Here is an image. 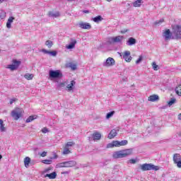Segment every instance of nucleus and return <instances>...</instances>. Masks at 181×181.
Returning <instances> with one entry per match:
<instances>
[{
	"label": "nucleus",
	"instance_id": "1",
	"mask_svg": "<svg viewBox=\"0 0 181 181\" xmlns=\"http://www.w3.org/2000/svg\"><path fill=\"white\" fill-rule=\"evenodd\" d=\"M132 154V148H128L126 150L115 151L113 153L114 159H119L121 158H127V156H129V155Z\"/></svg>",
	"mask_w": 181,
	"mask_h": 181
},
{
	"label": "nucleus",
	"instance_id": "2",
	"mask_svg": "<svg viewBox=\"0 0 181 181\" xmlns=\"http://www.w3.org/2000/svg\"><path fill=\"white\" fill-rule=\"evenodd\" d=\"M49 77L50 80H60L63 78V73L60 70H49Z\"/></svg>",
	"mask_w": 181,
	"mask_h": 181
},
{
	"label": "nucleus",
	"instance_id": "3",
	"mask_svg": "<svg viewBox=\"0 0 181 181\" xmlns=\"http://www.w3.org/2000/svg\"><path fill=\"white\" fill-rule=\"evenodd\" d=\"M141 170L146 172L148 170H159V166L155 165L152 163H144L139 166Z\"/></svg>",
	"mask_w": 181,
	"mask_h": 181
},
{
	"label": "nucleus",
	"instance_id": "4",
	"mask_svg": "<svg viewBox=\"0 0 181 181\" xmlns=\"http://www.w3.org/2000/svg\"><path fill=\"white\" fill-rule=\"evenodd\" d=\"M173 35L174 40H179L181 39V25H177L173 27Z\"/></svg>",
	"mask_w": 181,
	"mask_h": 181
},
{
	"label": "nucleus",
	"instance_id": "5",
	"mask_svg": "<svg viewBox=\"0 0 181 181\" xmlns=\"http://www.w3.org/2000/svg\"><path fill=\"white\" fill-rule=\"evenodd\" d=\"M125 145H128V140H122L119 141H113L112 143L107 144V148H114V146H125Z\"/></svg>",
	"mask_w": 181,
	"mask_h": 181
},
{
	"label": "nucleus",
	"instance_id": "6",
	"mask_svg": "<svg viewBox=\"0 0 181 181\" xmlns=\"http://www.w3.org/2000/svg\"><path fill=\"white\" fill-rule=\"evenodd\" d=\"M11 117L16 120L18 121V119L22 117V110L19 107H16L15 110L11 111Z\"/></svg>",
	"mask_w": 181,
	"mask_h": 181
},
{
	"label": "nucleus",
	"instance_id": "7",
	"mask_svg": "<svg viewBox=\"0 0 181 181\" xmlns=\"http://www.w3.org/2000/svg\"><path fill=\"white\" fill-rule=\"evenodd\" d=\"M163 37H164L165 41L175 40L173 36V32H170V29H166L164 33H163Z\"/></svg>",
	"mask_w": 181,
	"mask_h": 181
},
{
	"label": "nucleus",
	"instance_id": "8",
	"mask_svg": "<svg viewBox=\"0 0 181 181\" xmlns=\"http://www.w3.org/2000/svg\"><path fill=\"white\" fill-rule=\"evenodd\" d=\"M122 39H124V37L122 36L112 37L109 38L107 43L110 45H112V43H121Z\"/></svg>",
	"mask_w": 181,
	"mask_h": 181
},
{
	"label": "nucleus",
	"instance_id": "9",
	"mask_svg": "<svg viewBox=\"0 0 181 181\" xmlns=\"http://www.w3.org/2000/svg\"><path fill=\"white\" fill-rule=\"evenodd\" d=\"M13 64H10L8 66V69H10V70H11L12 71H13V70H16V69H18V67L21 66V61L13 59Z\"/></svg>",
	"mask_w": 181,
	"mask_h": 181
},
{
	"label": "nucleus",
	"instance_id": "10",
	"mask_svg": "<svg viewBox=\"0 0 181 181\" xmlns=\"http://www.w3.org/2000/svg\"><path fill=\"white\" fill-rule=\"evenodd\" d=\"M123 59L127 62V63H130L131 60H132V57H131V52L129 51H125L123 53Z\"/></svg>",
	"mask_w": 181,
	"mask_h": 181
},
{
	"label": "nucleus",
	"instance_id": "11",
	"mask_svg": "<svg viewBox=\"0 0 181 181\" xmlns=\"http://www.w3.org/2000/svg\"><path fill=\"white\" fill-rule=\"evenodd\" d=\"M115 64V60L112 57H109L106 59V62L103 64V66L106 67H110V66H114Z\"/></svg>",
	"mask_w": 181,
	"mask_h": 181
},
{
	"label": "nucleus",
	"instance_id": "12",
	"mask_svg": "<svg viewBox=\"0 0 181 181\" xmlns=\"http://www.w3.org/2000/svg\"><path fill=\"white\" fill-rule=\"evenodd\" d=\"M78 26L81 29H87L88 30L91 29V25L88 23L81 22L79 23Z\"/></svg>",
	"mask_w": 181,
	"mask_h": 181
},
{
	"label": "nucleus",
	"instance_id": "13",
	"mask_svg": "<svg viewBox=\"0 0 181 181\" xmlns=\"http://www.w3.org/2000/svg\"><path fill=\"white\" fill-rule=\"evenodd\" d=\"M56 83H58V84H57V90H58L59 91L63 90V88H64V87L67 86V82L66 81L59 83V81H56Z\"/></svg>",
	"mask_w": 181,
	"mask_h": 181
},
{
	"label": "nucleus",
	"instance_id": "14",
	"mask_svg": "<svg viewBox=\"0 0 181 181\" xmlns=\"http://www.w3.org/2000/svg\"><path fill=\"white\" fill-rule=\"evenodd\" d=\"M134 45H136V39L130 37L127 41V46H134Z\"/></svg>",
	"mask_w": 181,
	"mask_h": 181
},
{
	"label": "nucleus",
	"instance_id": "15",
	"mask_svg": "<svg viewBox=\"0 0 181 181\" xmlns=\"http://www.w3.org/2000/svg\"><path fill=\"white\" fill-rule=\"evenodd\" d=\"M71 42L66 46V49L69 50L71 49H74L76 47V44L77 43V41L76 40L71 39Z\"/></svg>",
	"mask_w": 181,
	"mask_h": 181
},
{
	"label": "nucleus",
	"instance_id": "16",
	"mask_svg": "<svg viewBox=\"0 0 181 181\" xmlns=\"http://www.w3.org/2000/svg\"><path fill=\"white\" fill-rule=\"evenodd\" d=\"M117 134L118 133H117V130L115 129H113L109 133L107 138H109V139H112L115 138V136H117Z\"/></svg>",
	"mask_w": 181,
	"mask_h": 181
},
{
	"label": "nucleus",
	"instance_id": "17",
	"mask_svg": "<svg viewBox=\"0 0 181 181\" xmlns=\"http://www.w3.org/2000/svg\"><path fill=\"white\" fill-rule=\"evenodd\" d=\"M74 86H76V81H71L70 84L66 86L67 91H73V90H74Z\"/></svg>",
	"mask_w": 181,
	"mask_h": 181
},
{
	"label": "nucleus",
	"instance_id": "18",
	"mask_svg": "<svg viewBox=\"0 0 181 181\" xmlns=\"http://www.w3.org/2000/svg\"><path fill=\"white\" fill-rule=\"evenodd\" d=\"M77 165V162L74 160L65 161L66 168H73V166H76Z\"/></svg>",
	"mask_w": 181,
	"mask_h": 181
},
{
	"label": "nucleus",
	"instance_id": "19",
	"mask_svg": "<svg viewBox=\"0 0 181 181\" xmlns=\"http://www.w3.org/2000/svg\"><path fill=\"white\" fill-rule=\"evenodd\" d=\"M92 138L93 141H100L101 139V134L96 132L93 134Z\"/></svg>",
	"mask_w": 181,
	"mask_h": 181
},
{
	"label": "nucleus",
	"instance_id": "20",
	"mask_svg": "<svg viewBox=\"0 0 181 181\" xmlns=\"http://www.w3.org/2000/svg\"><path fill=\"white\" fill-rule=\"evenodd\" d=\"M13 21H15V18L13 16H11L8 18L7 23H6V28H8V29H11V24L13 22Z\"/></svg>",
	"mask_w": 181,
	"mask_h": 181
},
{
	"label": "nucleus",
	"instance_id": "21",
	"mask_svg": "<svg viewBox=\"0 0 181 181\" xmlns=\"http://www.w3.org/2000/svg\"><path fill=\"white\" fill-rule=\"evenodd\" d=\"M148 101H151L152 103H155V101H159V95H152L148 97Z\"/></svg>",
	"mask_w": 181,
	"mask_h": 181
},
{
	"label": "nucleus",
	"instance_id": "22",
	"mask_svg": "<svg viewBox=\"0 0 181 181\" xmlns=\"http://www.w3.org/2000/svg\"><path fill=\"white\" fill-rule=\"evenodd\" d=\"M180 160H181L180 154H179V153L174 154V156H173L174 163H177L178 162H180Z\"/></svg>",
	"mask_w": 181,
	"mask_h": 181
},
{
	"label": "nucleus",
	"instance_id": "23",
	"mask_svg": "<svg viewBox=\"0 0 181 181\" xmlns=\"http://www.w3.org/2000/svg\"><path fill=\"white\" fill-rule=\"evenodd\" d=\"M57 176V173H56V172H53L50 174H46L45 177H49V179H56Z\"/></svg>",
	"mask_w": 181,
	"mask_h": 181
},
{
	"label": "nucleus",
	"instance_id": "24",
	"mask_svg": "<svg viewBox=\"0 0 181 181\" xmlns=\"http://www.w3.org/2000/svg\"><path fill=\"white\" fill-rule=\"evenodd\" d=\"M142 5V0H137L133 2V6L134 8H139Z\"/></svg>",
	"mask_w": 181,
	"mask_h": 181
},
{
	"label": "nucleus",
	"instance_id": "25",
	"mask_svg": "<svg viewBox=\"0 0 181 181\" xmlns=\"http://www.w3.org/2000/svg\"><path fill=\"white\" fill-rule=\"evenodd\" d=\"M37 118V115H31L26 119L25 122L27 123L32 122V121H34V119H36Z\"/></svg>",
	"mask_w": 181,
	"mask_h": 181
},
{
	"label": "nucleus",
	"instance_id": "26",
	"mask_svg": "<svg viewBox=\"0 0 181 181\" xmlns=\"http://www.w3.org/2000/svg\"><path fill=\"white\" fill-rule=\"evenodd\" d=\"M30 163V158L25 157L24 158V165H25V168H28L29 166Z\"/></svg>",
	"mask_w": 181,
	"mask_h": 181
},
{
	"label": "nucleus",
	"instance_id": "27",
	"mask_svg": "<svg viewBox=\"0 0 181 181\" xmlns=\"http://www.w3.org/2000/svg\"><path fill=\"white\" fill-rule=\"evenodd\" d=\"M103 17L101 16H98L93 18V22H95L96 23H98V22H101L103 21Z\"/></svg>",
	"mask_w": 181,
	"mask_h": 181
},
{
	"label": "nucleus",
	"instance_id": "28",
	"mask_svg": "<svg viewBox=\"0 0 181 181\" xmlns=\"http://www.w3.org/2000/svg\"><path fill=\"white\" fill-rule=\"evenodd\" d=\"M49 16H51L52 18H57V17L60 16V13H59V12L53 13L52 11H49Z\"/></svg>",
	"mask_w": 181,
	"mask_h": 181
},
{
	"label": "nucleus",
	"instance_id": "29",
	"mask_svg": "<svg viewBox=\"0 0 181 181\" xmlns=\"http://www.w3.org/2000/svg\"><path fill=\"white\" fill-rule=\"evenodd\" d=\"M175 93L177 95L181 97V85H179L177 87L175 88Z\"/></svg>",
	"mask_w": 181,
	"mask_h": 181
},
{
	"label": "nucleus",
	"instance_id": "30",
	"mask_svg": "<svg viewBox=\"0 0 181 181\" xmlns=\"http://www.w3.org/2000/svg\"><path fill=\"white\" fill-rule=\"evenodd\" d=\"M115 114V111H111L106 115V119H110Z\"/></svg>",
	"mask_w": 181,
	"mask_h": 181
},
{
	"label": "nucleus",
	"instance_id": "31",
	"mask_svg": "<svg viewBox=\"0 0 181 181\" xmlns=\"http://www.w3.org/2000/svg\"><path fill=\"white\" fill-rule=\"evenodd\" d=\"M25 78H26L27 80H32V78H33V74H26L24 76Z\"/></svg>",
	"mask_w": 181,
	"mask_h": 181
},
{
	"label": "nucleus",
	"instance_id": "32",
	"mask_svg": "<svg viewBox=\"0 0 181 181\" xmlns=\"http://www.w3.org/2000/svg\"><path fill=\"white\" fill-rule=\"evenodd\" d=\"M6 17V13L4 11H0V18L1 19H5V18Z\"/></svg>",
	"mask_w": 181,
	"mask_h": 181
},
{
	"label": "nucleus",
	"instance_id": "33",
	"mask_svg": "<svg viewBox=\"0 0 181 181\" xmlns=\"http://www.w3.org/2000/svg\"><path fill=\"white\" fill-rule=\"evenodd\" d=\"M45 45H46V46H47V47L50 48V47H52V46H53V42L50 41V40H47L45 42Z\"/></svg>",
	"mask_w": 181,
	"mask_h": 181
},
{
	"label": "nucleus",
	"instance_id": "34",
	"mask_svg": "<svg viewBox=\"0 0 181 181\" xmlns=\"http://www.w3.org/2000/svg\"><path fill=\"white\" fill-rule=\"evenodd\" d=\"M152 67H153V70H155V71H157V70H159V66H158L156 64V62H153Z\"/></svg>",
	"mask_w": 181,
	"mask_h": 181
},
{
	"label": "nucleus",
	"instance_id": "35",
	"mask_svg": "<svg viewBox=\"0 0 181 181\" xmlns=\"http://www.w3.org/2000/svg\"><path fill=\"white\" fill-rule=\"evenodd\" d=\"M0 131L1 132H6V127H5V124H0Z\"/></svg>",
	"mask_w": 181,
	"mask_h": 181
},
{
	"label": "nucleus",
	"instance_id": "36",
	"mask_svg": "<svg viewBox=\"0 0 181 181\" xmlns=\"http://www.w3.org/2000/svg\"><path fill=\"white\" fill-rule=\"evenodd\" d=\"M70 153V150L69 149V147H66L64 149L63 154L64 155H69Z\"/></svg>",
	"mask_w": 181,
	"mask_h": 181
},
{
	"label": "nucleus",
	"instance_id": "37",
	"mask_svg": "<svg viewBox=\"0 0 181 181\" xmlns=\"http://www.w3.org/2000/svg\"><path fill=\"white\" fill-rule=\"evenodd\" d=\"M176 103V99L175 98H171L170 100L168 102V105L169 107H171L173 104H175Z\"/></svg>",
	"mask_w": 181,
	"mask_h": 181
},
{
	"label": "nucleus",
	"instance_id": "38",
	"mask_svg": "<svg viewBox=\"0 0 181 181\" xmlns=\"http://www.w3.org/2000/svg\"><path fill=\"white\" fill-rule=\"evenodd\" d=\"M74 145H76V143H74V141H69L66 143L65 147L69 148V146H73Z\"/></svg>",
	"mask_w": 181,
	"mask_h": 181
},
{
	"label": "nucleus",
	"instance_id": "39",
	"mask_svg": "<svg viewBox=\"0 0 181 181\" xmlns=\"http://www.w3.org/2000/svg\"><path fill=\"white\" fill-rule=\"evenodd\" d=\"M42 162L45 165H50L53 161L52 160H43Z\"/></svg>",
	"mask_w": 181,
	"mask_h": 181
},
{
	"label": "nucleus",
	"instance_id": "40",
	"mask_svg": "<svg viewBox=\"0 0 181 181\" xmlns=\"http://www.w3.org/2000/svg\"><path fill=\"white\" fill-rule=\"evenodd\" d=\"M163 22H165V20L161 18L160 20L156 21L154 25H160V23H163Z\"/></svg>",
	"mask_w": 181,
	"mask_h": 181
},
{
	"label": "nucleus",
	"instance_id": "41",
	"mask_svg": "<svg viewBox=\"0 0 181 181\" xmlns=\"http://www.w3.org/2000/svg\"><path fill=\"white\" fill-rule=\"evenodd\" d=\"M66 162L61 163L57 165V168H66Z\"/></svg>",
	"mask_w": 181,
	"mask_h": 181
},
{
	"label": "nucleus",
	"instance_id": "42",
	"mask_svg": "<svg viewBox=\"0 0 181 181\" xmlns=\"http://www.w3.org/2000/svg\"><path fill=\"white\" fill-rule=\"evenodd\" d=\"M50 56L56 57L57 56V51H49Z\"/></svg>",
	"mask_w": 181,
	"mask_h": 181
},
{
	"label": "nucleus",
	"instance_id": "43",
	"mask_svg": "<svg viewBox=\"0 0 181 181\" xmlns=\"http://www.w3.org/2000/svg\"><path fill=\"white\" fill-rule=\"evenodd\" d=\"M144 57L142 56H140L139 57V59L136 61V64H139V63H141V62H142Z\"/></svg>",
	"mask_w": 181,
	"mask_h": 181
},
{
	"label": "nucleus",
	"instance_id": "44",
	"mask_svg": "<svg viewBox=\"0 0 181 181\" xmlns=\"http://www.w3.org/2000/svg\"><path fill=\"white\" fill-rule=\"evenodd\" d=\"M69 67L71 69V70H76L77 69V65L74 64H71V65L69 66Z\"/></svg>",
	"mask_w": 181,
	"mask_h": 181
},
{
	"label": "nucleus",
	"instance_id": "45",
	"mask_svg": "<svg viewBox=\"0 0 181 181\" xmlns=\"http://www.w3.org/2000/svg\"><path fill=\"white\" fill-rule=\"evenodd\" d=\"M42 53H44L45 54H49V52H50V51H48L47 49H42Z\"/></svg>",
	"mask_w": 181,
	"mask_h": 181
},
{
	"label": "nucleus",
	"instance_id": "46",
	"mask_svg": "<svg viewBox=\"0 0 181 181\" xmlns=\"http://www.w3.org/2000/svg\"><path fill=\"white\" fill-rule=\"evenodd\" d=\"M53 155L54 156L50 158L51 160L57 159V158H59V156H57V154H56V153H53Z\"/></svg>",
	"mask_w": 181,
	"mask_h": 181
},
{
	"label": "nucleus",
	"instance_id": "47",
	"mask_svg": "<svg viewBox=\"0 0 181 181\" xmlns=\"http://www.w3.org/2000/svg\"><path fill=\"white\" fill-rule=\"evenodd\" d=\"M42 132L43 134H46L47 132H49V129H47V128L46 127H44L42 129Z\"/></svg>",
	"mask_w": 181,
	"mask_h": 181
},
{
	"label": "nucleus",
	"instance_id": "48",
	"mask_svg": "<svg viewBox=\"0 0 181 181\" xmlns=\"http://www.w3.org/2000/svg\"><path fill=\"white\" fill-rule=\"evenodd\" d=\"M121 33H127V32H129V29H123L121 31Z\"/></svg>",
	"mask_w": 181,
	"mask_h": 181
},
{
	"label": "nucleus",
	"instance_id": "49",
	"mask_svg": "<svg viewBox=\"0 0 181 181\" xmlns=\"http://www.w3.org/2000/svg\"><path fill=\"white\" fill-rule=\"evenodd\" d=\"M16 98H12L10 100V104L12 105L13 104V103H15V101H16Z\"/></svg>",
	"mask_w": 181,
	"mask_h": 181
},
{
	"label": "nucleus",
	"instance_id": "50",
	"mask_svg": "<svg viewBox=\"0 0 181 181\" xmlns=\"http://www.w3.org/2000/svg\"><path fill=\"white\" fill-rule=\"evenodd\" d=\"M40 155L42 158H45V156H46V155H47V152L43 151Z\"/></svg>",
	"mask_w": 181,
	"mask_h": 181
},
{
	"label": "nucleus",
	"instance_id": "51",
	"mask_svg": "<svg viewBox=\"0 0 181 181\" xmlns=\"http://www.w3.org/2000/svg\"><path fill=\"white\" fill-rule=\"evenodd\" d=\"M175 165H177V166L180 168H181V160L178 161L177 163H175Z\"/></svg>",
	"mask_w": 181,
	"mask_h": 181
},
{
	"label": "nucleus",
	"instance_id": "52",
	"mask_svg": "<svg viewBox=\"0 0 181 181\" xmlns=\"http://www.w3.org/2000/svg\"><path fill=\"white\" fill-rule=\"evenodd\" d=\"M130 163H136V160H135V159H131L130 160Z\"/></svg>",
	"mask_w": 181,
	"mask_h": 181
},
{
	"label": "nucleus",
	"instance_id": "53",
	"mask_svg": "<svg viewBox=\"0 0 181 181\" xmlns=\"http://www.w3.org/2000/svg\"><path fill=\"white\" fill-rule=\"evenodd\" d=\"M49 170H50V168H46V169L43 171V173H47V172H49Z\"/></svg>",
	"mask_w": 181,
	"mask_h": 181
},
{
	"label": "nucleus",
	"instance_id": "54",
	"mask_svg": "<svg viewBox=\"0 0 181 181\" xmlns=\"http://www.w3.org/2000/svg\"><path fill=\"white\" fill-rule=\"evenodd\" d=\"M83 13H90V11H88V10H83Z\"/></svg>",
	"mask_w": 181,
	"mask_h": 181
},
{
	"label": "nucleus",
	"instance_id": "55",
	"mask_svg": "<svg viewBox=\"0 0 181 181\" xmlns=\"http://www.w3.org/2000/svg\"><path fill=\"white\" fill-rule=\"evenodd\" d=\"M62 173V175H67V174H69V172L68 171H64Z\"/></svg>",
	"mask_w": 181,
	"mask_h": 181
},
{
	"label": "nucleus",
	"instance_id": "56",
	"mask_svg": "<svg viewBox=\"0 0 181 181\" xmlns=\"http://www.w3.org/2000/svg\"><path fill=\"white\" fill-rule=\"evenodd\" d=\"M4 124V120L2 119H0V125H2Z\"/></svg>",
	"mask_w": 181,
	"mask_h": 181
},
{
	"label": "nucleus",
	"instance_id": "57",
	"mask_svg": "<svg viewBox=\"0 0 181 181\" xmlns=\"http://www.w3.org/2000/svg\"><path fill=\"white\" fill-rule=\"evenodd\" d=\"M8 0H0V4H3V2H6Z\"/></svg>",
	"mask_w": 181,
	"mask_h": 181
},
{
	"label": "nucleus",
	"instance_id": "58",
	"mask_svg": "<svg viewBox=\"0 0 181 181\" xmlns=\"http://www.w3.org/2000/svg\"><path fill=\"white\" fill-rule=\"evenodd\" d=\"M178 119L181 120V113L178 115Z\"/></svg>",
	"mask_w": 181,
	"mask_h": 181
},
{
	"label": "nucleus",
	"instance_id": "59",
	"mask_svg": "<svg viewBox=\"0 0 181 181\" xmlns=\"http://www.w3.org/2000/svg\"><path fill=\"white\" fill-rule=\"evenodd\" d=\"M127 78H122V81H127Z\"/></svg>",
	"mask_w": 181,
	"mask_h": 181
},
{
	"label": "nucleus",
	"instance_id": "60",
	"mask_svg": "<svg viewBox=\"0 0 181 181\" xmlns=\"http://www.w3.org/2000/svg\"><path fill=\"white\" fill-rule=\"evenodd\" d=\"M162 108L163 110H165V108H166V106H163Z\"/></svg>",
	"mask_w": 181,
	"mask_h": 181
},
{
	"label": "nucleus",
	"instance_id": "61",
	"mask_svg": "<svg viewBox=\"0 0 181 181\" xmlns=\"http://www.w3.org/2000/svg\"><path fill=\"white\" fill-rule=\"evenodd\" d=\"M2 159V155L0 154V160Z\"/></svg>",
	"mask_w": 181,
	"mask_h": 181
},
{
	"label": "nucleus",
	"instance_id": "62",
	"mask_svg": "<svg viewBox=\"0 0 181 181\" xmlns=\"http://www.w3.org/2000/svg\"><path fill=\"white\" fill-rule=\"evenodd\" d=\"M111 1H112V0H107L108 2H111Z\"/></svg>",
	"mask_w": 181,
	"mask_h": 181
},
{
	"label": "nucleus",
	"instance_id": "63",
	"mask_svg": "<svg viewBox=\"0 0 181 181\" xmlns=\"http://www.w3.org/2000/svg\"><path fill=\"white\" fill-rule=\"evenodd\" d=\"M0 52H1V49H0Z\"/></svg>",
	"mask_w": 181,
	"mask_h": 181
}]
</instances>
